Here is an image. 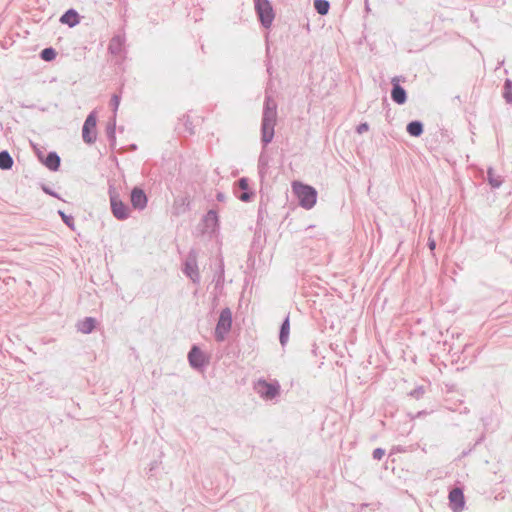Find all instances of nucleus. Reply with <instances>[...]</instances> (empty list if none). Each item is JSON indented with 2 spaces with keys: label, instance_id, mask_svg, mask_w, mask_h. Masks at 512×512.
Listing matches in <instances>:
<instances>
[{
  "label": "nucleus",
  "instance_id": "1",
  "mask_svg": "<svg viewBox=\"0 0 512 512\" xmlns=\"http://www.w3.org/2000/svg\"><path fill=\"white\" fill-rule=\"evenodd\" d=\"M277 121V103L269 96H265L261 119V143L263 148L270 144L275 135Z\"/></svg>",
  "mask_w": 512,
  "mask_h": 512
},
{
  "label": "nucleus",
  "instance_id": "2",
  "mask_svg": "<svg viewBox=\"0 0 512 512\" xmlns=\"http://www.w3.org/2000/svg\"><path fill=\"white\" fill-rule=\"evenodd\" d=\"M292 191L298 200L299 206L302 208L310 210L315 206L318 192L313 186L300 181H293Z\"/></svg>",
  "mask_w": 512,
  "mask_h": 512
},
{
  "label": "nucleus",
  "instance_id": "3",
  "mask_svg": "<svg viewBox=\"0 0 512 512\" xmlns=\"http://www.w3.org/2000/svg\"><path fill=\"white\" fill-rule=\"evenodd\" d=\"M108 194L112 215L120 221L128 219L130 216V209L128 205L121 200L120 194L113 184H109Z\"/></svg>",
  "mask_w": 512,
  "mask_h": 512
},
{
  "label": "nucleus",
  "instance_id": "4",
  "mask_svg": "<svg viewBox=\"0 0 512 512\" xmlns=\"http://www.w3.org/2000/svg\"><path fill=\"white\" fill-rule=\"evenodd\" d=\"M232 323L233 317L231 309L228 307L222 309L214 331V337L217 342L221 343L225 341L228 333L232 328Z\"/></svg>",
  "mask_w": 512,
  "mask_h": 512
},
{
  "label": "nucleus",
  "instance_id": "5",
  "mask_svg": "<svg viewBox=\"0 0 512 512\" xmlns=\"http://www.w3.org/2000/svg\"><path fill=\"white\" fill-rule=\"evenodd\" d=\"M255 392L265 401L273 400L280 395L281 387L277 380L268 382L260 378L254 384Z\"/></svg>",
  "mask_w": 512,
  "mask_h": 512
},
{
  "label": "nucleus",
  "instance_id": "6",
  "mask_svg": "<svg viewBox=\"0 0 512 512\" xmlns=\"http://www.w3.org/2000/svg\"><path fill=\"white\" fill-rule=\"evenodd\" d=\"M255 12L260 24L268 29L275 18L273 7L269 0H254Z\"/></svg>",
  "mask_w": 512,
  "mask_h": 512
},
{
  "label": "nucleus",
  "instance_id": "7",
  "mask_svg": "<svg viewBox=\"0 0 512 512\" xmlns=\"http://www.w3.org/2000/svg\"><path fill=\"white\" fill-rule=\"evenodd\" d=\"M97 115L95 111H92L86 117L82 127V138L86 144H94L97 139Z\"/></svg>",
  "mask_w": 512,
  "mask_h": 512
},
{
  "label": "nucleus",
  "instance_id": "8",
  "mask_svg": "<svg viewBox=\"0 0 512 512\" xmlns=\"http://www.w3.org/2000/svg\"><path fill=\"white\" fill-rule=\"evenodd\" d=\"M182 271L186 277H188L194 284H199L200 273L197 265V255L195 251L192 250L188 253Z\"/></svg>",
  "mask_w": 512,
  "mask_h": 512
},
{
  "label": "nucleus",
  "instance_id": "9",
  "mask_svg": "<svg viewBox=\"0 0 512 512\" xmlns=\"http://www.w3.org/2000/svg\"><path fill=\"white\" fill-rule=\"evenodd\" d=\"M189 365L196 370H202L208 364V359L199 346L193 345L188 352Z\"/></svg>",
  "mask_w": 512,
  "mask_h": 512
},
{
  "label": "nucleus",
  "instance_id": "10",
  "mask_svg": "<svg viewBox=\"0 0 512 512\" xmlns=\"http://www.w3.org/2000/svg\"><path fill=\"white\" fill-rule=\"evenodd\" d=\"M400 80H405L404 77L395 76L391 79V99L398 105H403L407 101V92L404 87L400 85Z\"/></svg>",
  "mask_w": 512,
  "mask_h": 512
},
{
  "label": "nucleus",
  "instance_id": "11",
  "mask_svg": "<svg viewBox=\"0 0 512 512\" xmlns=\"http://www.w3.org/2000/svg\"><path fill=\"white\" fill-rule=\"evenodd\" d=\"M202 233L213 235L219 230V217L215 210L210 209L202 218Z\"/></svg>",
  "mask_w": 512,
  "mask_h": 512
},
{
  "label": "nucleus",
  "instance_id": "12",
  "mask_svg": "<svg viewBox=\"0 0 512 512\" xmlns=\"http://www.w3.org/2000/svg\"><path fill=\"white\" fill-rule=\"evenodd\" d=\"M449 506L453 512H462L465 506L464 491L460 487H454L449 491Z\"/></svg>",
  "mask_w": 512,
  "mask_h": 512
},
{
  "label": "nucleus",
  "instance_id": "13",
  "mask_svg": "<svg viewBox=\"0 0 512 512\" xmlns=\"http://www.w3.org/2000/svg\"><path fill=\"white\" fill-rule=\"evenodd\" d=\"M130 202L134 209L141 211L146 208L148 197L142 188L135 186L130 193Z\"/></svg>",
  "mask_w": 512,
  "mask_h": 512
},
{
  "label": "nucleus",
  "instance_id": "14",
  "mask_svg": "<svg viewBox=\"0 0 512 512\" xmlns=\"http://www.w3.org/2000/svg\"><path fill=\"white\" fill-rule=\"evenodd\" d=\"M38 159L50 171L56 172L60 168L61 158L55 151L48 152L46 156L39 153Z\"/></svg>",
  "mask_w": 512,
  "mask_h": 512
},
{
  "label": "nucleus",
  "instance_id": "15",
  "mask_svg": "<svg viewBox=\"0 0 512 512\" xmlns=\"http://www.w3.org/2000/svg\"><path fill=\"white\" fill-rule=\"evenodd\" d=\"M235 194L236 197L243 202H249L252 200L254 192L250 190L247 178L242 177L237 181Z\"/></svg>",
  "mask_w": 512,
  "mask_h": 512
},
{
  "label": "nucleus",
  "instance_id": "16",
  "mask_svg": "<svg viewBox=\"0 0 512 512\" xmlns=\"http://www.w3.org/2000/svg\"><path fill=\"white\" fill-rule=\"evenodd\" d=\"M125 36L121 34L114 35L108 44V51L112 55H120L124 51Z\"/></svg>",
  "mask_w": 512,
  "mask_h": 512
},
{
  "label": "nucleus",
  "instance_id": "17",
  "mask_svg": "<svg viewBox=\"0 0 512 512\" xmlns=\"http://www.w3.org/2000/svg\"><path fill=\"white\" fill-rule=\"evenodd\" d=\"M60 22L70 28L75 27L80 22V15L75 9L70 8L61 15Z\"/></svg>",
  "mask_w": 512,
  "mask_h": 512
},
{
  "label": "nucleus",
  "instance_id": "18",
  "mask_svg": "<svg viewBox=\"0 0 512 512\" xmlns=\"http://www.w3.org/2000/svg\"><path fill=\"white\" fill-rule=\"evenodd\" d=\"M97 320L93 317H86L84 320L79 321L77 329L81 333L89 334L96 328Z\"/></svg>",
  "mask_w": 512,
  "mask_h": 512
},
{
  "label": "nucleus",
  "instance_id": "19",
  "mask_svg": "<svg viewBox=\"0 0 512 512\" xmlns=\"http://www.w3.org/2000/svg\"><path fill=\"white\" fill-rule=\"evenodd\" d=\"M289 334H290V319H289V315H287L285 317V319L283 320L281 326H280V330H279V342L281 344V346H285L288 342V339H289Z\"/></svg>",
  "mask_w": 512,
  "mask_h": 512
},
{
  "label": "nucleus",
  "instance_id": "20",
  "mask_svg": "<svg viewBox=\"0 0 512 512\" xmlns=\"http://www.w3.org/2000/svg\"><path fill=\"white\" fill-rule=\"evenodd\" d=\"M176 129L179 131V133L186 132L190 135L194 134V126L190 120V116L183 115L182 118L179 119Z\"/></svg>",
  "mask_w": 512,
  "mask_h": 512
},
{
  "label": "nucleus",
  "instance_id": "21",
  "mask_svg": "<svg viewBox=\"0 0 512 512\" xmlns=\"http://www.w3.org/2000/svg\"><path fill=\"white\" fill-rule=\"evenodd\" d=\"M406 131L412 137H420L424 132V125L420 120L410 121L406 126Z\"/></svg>",
  "mask_w": 512,
  "mask_h": 512
},
{
  "label": "nucleus",
  "instance_id": "22",
  "mask_svg": "<svg viewBox=\"0 0 512 512\" xmlns=\"http://www.w3.org/2000/svg\"><path fill=\"white\" fill-rule=\"evenodd\" d=\"M487 181L492 188L496 189L502 185L503 177L500 175H496L494 169L492 167H489L487 169Z\"/></svg>",
  "mask_w": 512,
  "mask_h": 512
},
{
  "label": "nucleus",
  "instance_id": "23",
  "mask_svg": "<svg viewBox=\"0 0 512 512\" xmlns=\"http://www.w3.org/2000/svg\"><path fill=\"white\" fill-rule=\"evenodd\" d=\"M14 160L7 150L0 151V169L10 170L13 167Z\"/></svg>",
  "mask_w": 512,
  "mask_h": 512
},
{
  "label": "nucleus",
  "instance_id": "24",
  "mask_svg": "<svg viewBox=\"0 0 512 512\" xmlns=\"http://www.w3.org/2000/svg\"><path fill=\"white\" fill-rule=\"evenodd\" d=\"M268 169V157L263 152L260 154L258 159V173L261 179H263Z\"/></svg>",
  "mask_w": 512,
  "mask_h": 512
},
{
  "label": "nucleus",
  "instance_id": "25",
  "mask_svg": "<svg viewBox=\"0 0 512 512\" xmlns=\"http://www.w3.org/2000/svg\"><path fill=\"white\" fill-rule=\"evenodd\" d=\"M106 136L108 140H114L116 137V115H114L106 125Z\"/></svg>",
  "mask_w": 512,
  "mask_h": 512
},
{
  "label": "nucleus",
  "instance_id": "26",
  "mask_svg": "<svg viewBox=\"0 0 512 512\" xmlns=\"http://www.w3.org/2000/svg\"><path fill=\"white\" fill-rule=\"evenodd\" d=\"M39 56L43 61L51 62L57 57V51L53 47H46L41 50Z\"/></svg>",
  "mask_w": 512,
  "mask_h": 512
},
{
  "label": "nucleus",
  "instance_id": "27",
  "mask_svg": "<svg viewBox=\"0 0 512 512\" xmlns=\"http://www.w3.org/2000/svg\"><path fill=\"white\" fill-rule=\"evenodd\" d=\"M314 8L320 15H326L330 9V3L327 0H315Z\"/></svg>",
  "mask_w": 512,
  "mask_h": 512
},
{
  "label": "nucleus",
  "instance_id": "28",
  "mask_svg": "<svg viewBox=\"0 0 512 512\" xmlns=\"http://www.w3.org/2000/svg\"><path fill=\"white\" fill-rule=\"evenodd\" d=\"M503 97L507 103L512 104V80L509 78L503 84Z\"/></svg>",
  "mask_w": 512,
  "mask_h": 512
},
{
  "label": "nucleus",
  "instance_id": "29",
  "mask_svg": "<svg viewBox=\"0 0 512 512\" xmlns=\"http://www.w3.org/2000/svg\"><path fill=\"white\" fill-rule=\"evenodd\" d=\"M175 210L177 214H182L189 210V202L187 201V198H180L176 200Z\"/></svg>",
  "mask_w": 512,
  "mask_h": 512
},
{
  "label": "nucleus",
  "instance_id": "30",
  "mask_svg": "<svg viewBox=\"0 0 512 512\" xmlns=\"http://www.w3.org/2000/svg\"><path fill=\"white\" fill-rule=\"evenodd\" d=\"M57 213L67 227H69L71 230H75V222L74 217L72 215H68L62 210H58Z\"/></svg>",
  "mask_w": 512,
  "mask_h": 512
},
{
  "label": "nucleus",
  "instance_id": "31",
  "mask_svg": "<svg viewBox=\"0 0 512 512\" xmlns=\"http://www.w3.org/2000/svg\"><path fill=\"white\" fill-rule=\"evenodd\" d=\"M424 393H425L424 387L423 386H417L416 388H414L413 390H411L409 392V396H411L412 398H415V399H420V398H422Z\"/></svg>",
  "mask_w": 512,
  "mask_h": 512
},
{
  "label": "nucleus",
  "instance_id": "32",
  "mask_svg": "<svg viewBox=\"0 0 512 512\" xmlns=\"http://www.w3.org/2000/svg\"><path fill=\"white\" fill-rule=\"evenodd\" d=\"M41 189L45 194L50 195L55 198H58V199H61L60 195L57 192H55L53 189H51L49 186H47L46 184H42Z\"/></svg>",
  "mask_w": 512,
  "mask_h": 512
},
{
  "label": "nucleus",
  "instance_id": "33",
  "mask_svg": "<svg viewBox=\"0 0 512 512\" xmlns=\"http://www.w3.org/2000/svg\"><path fill=\"white\" fill-rule=\"evenodd\" d=\"M160 461L158 460H154L152 461L150 464H149V468H148V471H147V475L152 477L154 476V472L159 468V465H160Z\"/></svg>",
  "mask_w": 512,
  "mask_h": 512
},
{
  "label": "nucleus",
  "instance_id": "34",
  "mask_svg": "<svg viewBox=\"0 0 512 512\" xmlns=\"http://www.w3.org/2000/svg\"><path fill=\"white\" fill-rule=\"evenodd\" d=\"M110 104L113 108L114 113L118 110L119 104H120V96L117 94H113L111 97Z\"/></svg>",
  "mask_w": 512,
  "mask_h": 512
},
{
  "label": "nucleus",
  "instance_id": "35",
  "mask_svg": "<svg viewBox=\"0 0 512 512\" xmlns=\"http://www.w3.org/2000/svg\"><path fill=\"white\" fill-rule=\"evenodd\" d=\"M384 455H385V450L382 448L374 449L373 454H372V456L375 460H381Z\"/></svg>",
  "mask_w": 512,
  "mask_h": 512
},
{
  "label": "nucleus",
  "instance_id": "36",
  "mask_svg": "<svg viewBox=\"0 0 512 512\" xmlns=\"http://www.w3.org/2000/svg\"><path fill=\"white\" fill-rule=\"evenodd\" d=\"M369 130V124L367 122L360 123L356 127V132L358 134H362L364 132H367Z\"/></svg>",
  "mask_w": 512,
  "mask_h": 512
},
{
  "label": "nucleus",
  "instance_id": "37",
  "mask_svg": "<svg viewBox=\"0 0 512 512\" xmlns=\"http://www.w3.org/2000/svg\"><path fill=\"white\" fill-rule=\"evenodd\" d=\"M224 281V269H223V263L220 265V272L216 281V286L220 285Z\"/></svg>",
  "mask_w": 512,
  "mask_h": 512
},
{
  "label": "nucleus",
  "instance_id": "38",
  "mask_svg": "<svg viewBox=\"0 0 512 512\" xmlns=\"http://www.w3.org/2000/svg\"><path fill=\"white\" fill-rule=\"evenodd\" d=\"M427 246L433 252L436 249V241L433 238L429 237Z\"/></svg>",
  "mask_w": 512,
  "mask_h": 512
},
{
  "label": "nucleus",
  "instance_id": "39",
  "mask_svg": "<svg viewBox=\"0 0 512 512\" xmlns=\"http://www.w3.org/2000/svg\"><path fill=\"white\" fill-rule=\"evenodd\" d=\"M226 198L225 194L223 192H217L216 194V200L219 202L224 201Z\"/></svg>",
  "mask_w": 512,
  "mask_h": 512
},
{
  "label": "nucleus",
  "instance_id": "40",
  "mask_svg": "<svg viewBox=\"0 0 512 512\" xmlns=\"http://www.w3.org/2000/svg\"><path fill=\"white\" fill-rule=\"evenodd\" d=\"M489 418H482L483 425L485 429L487 430L488 425L490 424V421H488Z\"/></svg>",
  "mask_w": 512,
  "mask_h": 512
},
{
  "label": "nucleus",
  "instance_id": "41",
  "mask_svg": "<svg viewBox=\"0 0 512 512\" xmlns=\"http://www.w3.org/2000/svg\"><path fill=\"white\" fill-rule=\"evenodd\" d=\"M108 141H109V144H110V148L114 149L115 146H116V138L114 140H108Z\"/></svg>",
  "mask_w": 512,
  "mask_h": 512
},
{
  "label": "nucleus",
  "instance_id": "42",
  "mask_svg": "<svg viewBox=\"0 0 512 512\" xmlns=\"http://www.w3.org/2000/svg\"><path fill=\"white\" fill-rule=\"evenodd\" d=\"M484 440V434H482L475 443V446L480 444Z\"/></svg>",
  "mask_w": 512,
  "mask_h": 512
},
{
  "label": "nucleus",
  "instance_id": "43",
  "mask_svg": "<svg viewBox=\"0 0 512 512\" xmlns=\"http://www.w3.org/2000/svg\"><path fill=\"white\" fill-rule=\"evenodd\" d=\"M129 150H131V151H135V150H137V145H136V144H131V145L129 146Z\"/></svg>",
  "mask_w": 512,
  "mask_h": 512
},
{
  "label": "nucleus",
  "instance_id": "44",
  "mask_svg": "<svg viewBox=\"0 0 512 512\" xmlns=\"http://www.w3.org/2000/svg\"><path fill=\"white\" fill-rule=\"evenodd\" d=\"M504 64V60L498 63V66H502Z\"/></svg>",
  "mask_w": 512,
  "mask_h": 512
},
{
  "label": "nucleus",
  "instance_id": "45",
  "mask_svg": "<svg viewBox=\"0 0 512 512\" xmlns=\"http://www.w3.org/2000/svg\"><path fill=\"white\" fill-rule=\"evenodd\" d=\"M365 8H366V10H369V5H368V3H367V4L365 3Z\"/></svg>",
  "mask_w": 512,
  "mask_h": 512
},
{
  "label": "nucleus",
  "instance_id": "46",
  "mask_svg": "<svg viewBox=\"0 0 512 512\" xmlns=\"http://www.w3.org/2000/svg\"><path fill=\"white\" fill-rule=\"evenodd\" d=\"M422 414H425V412H424V411H422V412H418V416H420V415H422Z\"/></svg>",
  "mask_w": 512,
  "mask_h": 512
},
{
  "label": "nucleus",
  "instance_id": "47",
  "mask_svg": "<svg viewBox=\"0 0 512 512\" xmlns=\"http://www.w3.org/2000/svg\"><path fill=\"white\" fill-rule=\"evenodd\" d=\"M367 1H368V0H365V3H366V4H367Z\"/></svg>",
  "mask_w": 512,
  "mask_h": 512
}]
</instances>
